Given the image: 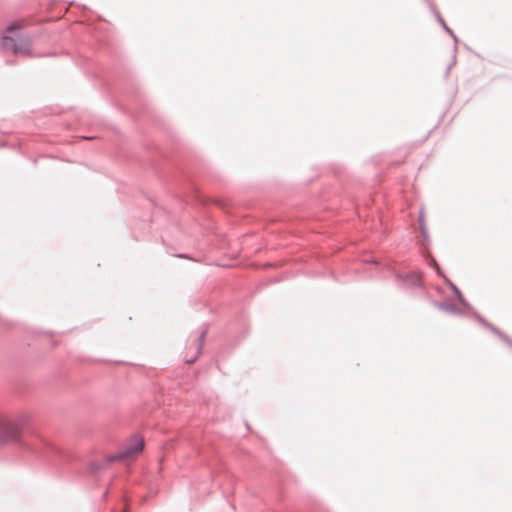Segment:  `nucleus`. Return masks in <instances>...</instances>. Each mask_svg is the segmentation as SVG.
<instances>
[{
  "label": "nucleus",
  "mask_w": 512,
  "mask_h": 512,
  "mask_svg": "<svg viewBox=\"0 0 512 512\" xmlns=\"http://www.w3.org/2000/svg\"><path fill=\"white\" fill-rule=\"evenodd\" d=\"M28 21L21 19L11 23L3 36L2 44L7 50H11L15 54H29L31 41L28 37L21 35L19 32L27 27Z\"/></svg>",
  "instance_id": "nucleus-1"
},
{
  "label": "nucleus",
  "mask_w": 512,
  "mask_h": 512,
  "mask_svg": "<svg viewBox=\"0 0 512 512\" xmlns=\"http://www.w3.org/2000/svg\"><path fill=\"white\" fill-rule=\"evenodd\" d=\"M28 418L24 415L0 418V441L14 440L21 432Z\"/></svg>",
  "instance_id": "nucleus-2"
},
{
  "label": "nucleus",
  "mask_w": 512,
  "mask_h": 512,
  "mask_svg": "<svg viewBox=\"0 0 512 512\" xmlns=\"http://www.w3.org/2000/svg\"><path fill=\"white\" fill-rule=\"evenodd\" d=\"M144 446V439L139 435H134L128 440L124 449L115 456L109 458V461L134 460L142 453Z\"/></svg>",
  "instance_id": "nucleus-3"
},
{
  "label": "nucleus",
  "mask_w": 512,
  "mask_h": 512,
  "mask_svg": "<svg viewBox=\"0 0 512 512\" xmlns=\"http://www.w3.org/2000/svg\"><path fill=\"white\" fill-rule=\"evenodd\" d=\"M201 347H202V341L199 340L197 342H195L193 344V348L195 349V357L193 359H190V360H187L188 363H193L195 361V359L198 357V355L200 354L201 352Z\"/></svg>",
  "instance_id": "nucleus-4"
}]
</instances>
